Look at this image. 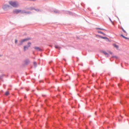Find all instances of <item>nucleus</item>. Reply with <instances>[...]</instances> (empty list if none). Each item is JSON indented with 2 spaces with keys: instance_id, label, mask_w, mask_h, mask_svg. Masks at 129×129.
I'll return each mask as SVG.
<instances>
[{
  "instance_id": "obj_3",
  "label": "nucleus",
  "mask_w": 129,
  "mask_h": 129,
  "mask_svg": "<svg viewBox=\"0 0 129 129\" xmlns=\"http://www.w3.org/2000/svg\"><path fill=\"white\" fill-rule=\"evenodd\" d=\"M31 38H27L22 39L19 41L20 43L19 44V45H21L22 44L23 42L28 41Z\"/></svg>"
},
{
  "instance_id": "obj_4",
  "label": "nucleus",
  "mask_w": 129,
  "mask_h": 129,
  "mask_svg": "<svg viewBox=\"0 0 129 129\" xmlns=\"http://www.w3.org/2000/svg\"><path fill=\"white\" fill-rule=\"evenodd\" d=\"M31 45V43L29 42L27 43V46H24V51L28 49L29 47H30Z\"/></svg>"
},
{
  "instance_id": "obj_20",
  "label": "nucleus",
  "mask_w": 129,
  "mask_h": 129,
  "mask_svg": "<svg viewBox=\"0 0 129 129\" xmlns=\"http://www.w3.org/2000/svg\"><path fill=\"white\" fill-rule=\"evenodd\" d=\"M109 53L111 54H112V53L110 51H109Z\"/></svg>"
},
{
  "instance_id": "obj_13",
  "label": "nucleus",
  "mask_w": 129,
  "mask_h": 129,
  "mask_svg": "<svg viewBox=\"0 0 129 129\" xmlns=\"http://www.w3.org/2000/svg\"><path fill=\"white\" fill-rule=\"evenodd\" d=\"M55 47L56 48H59V49H60L61 48L60 47H59L58 46L56 45L55 46Z\"/></svg>"
},
{
  "instance_id": "obj_1",
  "label": "nucleus",
  "mask_w": 129,
  "mask_h": 129,
  "mask_svg": "<svg viewBox=\"0 0 129 129\" xmlns=\"http://www.w3.org/2000/svg\"><path fill=\"white\" fill-rule=\"evenodd\" d=\"M9 3L11 5L15 8L17 7L19 5L18 3L16 2L11 1L9 2Z\"/></svg>"
},
{
  "instance_id": "obj_23",
  "label": "nucleus",
  "mask_w": 129,
  "mask_h": 129,
  "mask_svg": "<svg viewBox=\"0 0 129 129\" xmlns=\"http://www.w3.org/2000/svg\"><path fill=\"white\" fill-rule=\"evenodd\" d=\"M114 57H116V56H114Z\"/></svg>"
},
{
  "instance_id": "obj_5",
  "label": "nucleus",
  "mask_w": 129,
  "mask_h": 129,
  "mask_svg": "<svg viewBox=\"0 0 129 129\" xmlns=\"http://www.w3.org/2000/svg\"><path fill=\"white\" fill-rule=\"evenodd\" d=\"M10 6L8 5H5L3 6V8L4 10H6L10 7Z\"/></svg>"
},
{
  "instance_id": "obj_15",
  "label": "nucleus",
  "mask_w": 129,
  "mask_h": 129,
  "mask_svg": "<svg viewBox=\"0 0 129 129\" xmlns=\"http://www.w3.org/2000/svg\"><path fill=\"white\" fill-rule=\"evenodd\" d=\"M9 94V93L8 91H6L5 93V95H8Z\"/></svg>"
},
{
  "instance_id": "obj_21",
  "label": "nucleus",
  "mask_w": 129,
  "mask_h": 129,
  "mask_svg": "<svg viewBox=\"0 0 129 129\" xmlns=\"http://www.w3.org/2000/svg\"><path fill=\"white\" fill-rule=\"evenodd\" d=\"M54 12H55V13H57V12L56 11H54Z\"/></svg>"
},
{
  "instance_id": "obj_22",
  "label": "nucleus",
  "mask_w": 129,
  "mask_h": 129,
  "mask_svg": "<svg viewBox=\"0 0 129 129\" xmlns=\"http://www.w3.org/2000/svg\"><path fill=\"white\" fill-rule=\"evenodd\" d=\"M110 19V21H112L111 19Z\"/></svg>"
},
{
  "instance_id": "obj_8",
  "label": "nucleus",
  "mask_w": 129,
  "mask_h": 129,
  "mask_svg": "<svg viewBox=\"0 0 129 129\" xmlns=\"http://www.w3.org/2000/svg\"><path fill=\"white\" fill-rule=\"evenodd\" d=\"M99 38H101L102 39H108V38L105 37H103L101 36H100L99 35H98V36Z\"/></svg>"
},
{
  "instance_id": "obj_18",
  "label": "nucleus",
  "mask_w": 129,
  "mask_h": 129,
  "mask_svg": "<svg viewBox=\"0 0 129 129\" xmlns=\"http://www.w3.org/2000/svg\"><path fill=\"white\" fill-rule=\"evenodd\" d=\"M96 29H100L101 30H104V29H102V28H96Z\"/></svg>"
},
{
  "instance_id": "obj_11",
  "label": "nucleus",
  "mask_w": 129,
  "mask_h": 129,
  "mask_svg": "<svg viewBox=\"0 0 129 129\" xmlns=\"http://www.w3.org/2000/svg\"><path fill=\"white\" fill-rule=\"evenodd\" d=\"M103 52L105 55H107V56H109V55L106 52V51H103Z\"/></svg>"
},
{
  "instance_id": "obj_14",
  "label": "nucleus",
  "mask_w": 129,
  "mask_h": 129,
  "mask_svg": "<svg viewBox=\"0 0 129 129\" xmlns=\"http://www.w3.org/2000/svg\"><path fill=\"white\" fill-rule=\"evenodd\" d=\"M98 32L99 33H101L102 34H103L104 35H106V34H105L104 33H102V32H101V31H98Z\"/></svg>"
},
{
  "instance_id": "obj_17",
  "label": "nucleus",
  "mask_w": 129,
  "mask_h": 129,
  "mask_svg": "<svg viewBox=\"0 0 129 129\" xmlns=\"http://www.w3.org/2000/svg\"><path fill=\"white\" fill-rule=\"evenodd\" d=\"M34 10H35L36 11H37V12H38V11H40V10L38 9H34Z\"/></svg>"
},
{
  "instance_id": "obj_6",
  "label": "nucleus",
  "mask_w": 129,
  "mask_h": 129,
  "mask_svg": "<svg viewBox=\"0 0 129 129\" xmlns=\"http://www.w3.org/2000/svg\"><path fill=\"white\" fill-rule=\"evenodd\" d=\"M26 10H32L35 9V8L33 7H30L29 8H26Z\"/></svg>"
},
{
  "instance_id": "obj_12",
  "label": "nucleus",
  "mask_w": 129,
  "mask_h": 129,
  "mask_svg": "<svg viewBox=\"0 0 129 129\" xmlns=\"http://www.w3.org/2000/svg\"><path fill=\"white\" fill-rule=\"evenodd\" d=\"M121 36H122L123 38H125V39H129V38H127V37H125V36H124L123 35H121Z\"/></svg>"
},
{
  "instance_id": "obj_9",
  "label": "nucleus",
  "mask_w": 129,
  "mask_h": 129,
  "mask_svg": "<svg viewBox=\"0 0 129 129\" xmlns=\"http://www.w3.org/2000/svg\"><path fill=\"white\" fill-rule=\"evenodd\" d=\"M34 48L37 51H40L41 50L40 49L39 47H35Z\"/></svg>"
},
{
  "instance_id": "obj_16",
  "label": "nucleus",
  "mask_w": 129,
  "mask_h": 129,
  "mask_svg": "<svg viewBox=\"0 0 129 129\" xmlns=\"http://www.w3.org/2000/svg\"><path fill=\"white\" fill-rule=\"evenodd\" d=\"M34 64L35 67H36V65L37 64V63L36 62H34Z\"/></svg>"
},
{
  "instance_id": "obj_2",
  "label": "nucleus",
  "mask_w": 129,
  "mask_h": 129,
  "mask_svg": "<svg viewBox=\"0 0 129 129\" xmlns=\"http://www.w3.org/2000/svg\"><path fill=\"white\" fill-rule=\"evenodd\" d=\"M13 13H14L17 14L20 13H29V12H22V11L20 10L16 9L13 10Z\"/></svg>"
},
{
  "instance_id": "obj_10",
  "label": "nucleus",
  "mask_w": 129,
  "mask_h": 129,
  "mask_svg": "<svg viewBox=\"0 0 129 129\" xmlns=\"http://www.w3.org/2000/svg\"><path fill=\"white\" fill-rule=\"evenodd\" d=\"M113 46L114 47L116 48L117 49H118L119 47L117 45H116V44H113Z\"/></svg>"
},
{
  "instance_id": "obj_19",
  "label": "nucleus",
  "mask_w": 129,
  "mask_h": 129,
  "mask_svg": "<svg viewBox=\"0 0 129 129\" xmlns=\"http://www.w3.org/2000/svg\"><path fill=\"white\" fill-rule=\"evenodd\" d=\"M18 41L16 39L15 40V43H17Z\"/></svg>"
},
{
  "instance_id": "obj_7",
  "label": "nucleus",
  "mask_w": 129,
  "mask_h": 129,
  "mask_svg": "<svg viewBox=\"0 0 129 129\" xmlns=\"http://www.w3.org/2000/svg\"><path fill=\"white\" fill-rule=\"evenodd\" d=\"M121 29H122V30L123 31V32L125 33V35H127V32L122 27H121Z\"/></svg>"
}]
</instances>
